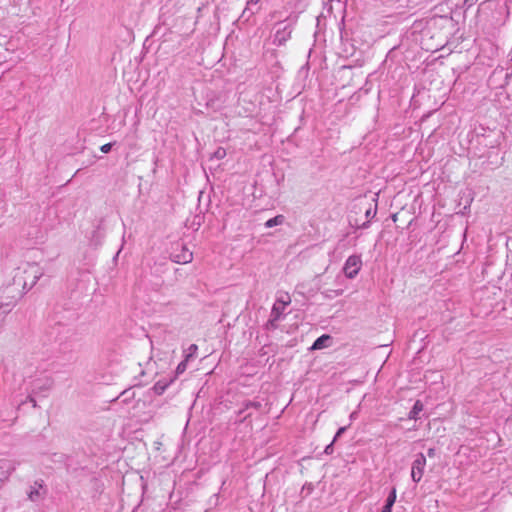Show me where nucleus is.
Here are the masks:
<instances>
[{
    "label": "nucleus",
    "mask_w": 512,
    "mask_h": 512,
    "mask_svg": "<svg viewBox=\"0 0 512 512\" xmlns=\"http://www.w3.org/2000/svg\"><path fill=\"white\" fill-rule=\"evenodd\" d=\"M361 267V258L357 255H351L345 262L344 273L348 278L352 279L359 273Z\"/></svg>",
    "instance_id": "nucleus-1"
},
{
    "label": "nucleus",
    "mask_w": 512,
    "mask_h": 512,
    "mask_svg": "<svg viewBox=\"0 0 512 512\" xmlns=\"http://www.w3.org/2000/svg\"><path fill=\"white\" fill-rule=\"evenodd\" d=\"M290 303L291 297L288 293H285L284 295L278 297L272 308L273 319L278 320L285 311L286 307L290 305Z\"/></svg>",
    "instance_id": "nucleus-2"
},
{
    "label": "nucleus",
    "mask_w": 512,
    "mask_h": 512,
    "mask_svg": "<svg viewBox=\"0 0 512 512\" xmlns=\"http://www.w3.org/2000/svg\"><path fill=\"white\" fill-rule=\"evenodd\" d=\"M426 466V458L420 453L412 464L411 477L413 481L419 482L424 474V468Z\"/></svg>",
    "instance_id": "nucleus-3"
},
{
    "label": "nucleus",
    "mask_w": 512,
    "mask_h": 512,
    "mask_svg": "<svg viewBox=\"0 0 512 512\" xmlns=\"http://www.w3.org/2000/svg\"><path fill=\"white\" fill-rule=\"evenodd\" d=\"M15 469L14 464L6 459L0 460V482L8 479L12 471Z\"/></svg>",
    "instance_id": "nucleus-4"
},
{
    "label": "nucleus",
    "mask_w": 512,
    "mask_h": 512,
    "mask_svg": "<svg viewBox=\"0 0 512 512\" xmlns=\"http://www.w3.org/2000/svg\"><path fill=\"white\" fill-rule=\"evenodd\" d=\"M192 259V252L184 246L182 247L181 253L173 255V260L179 264H188L192 261Z\"/></svg>",
    "instance_id": "nucleus-5"
},
{
    "label": "nucleus",
    "mask_w": 512,
    "mask_h": 512,
    "mask_svg": "<svg viewBox=\"0 0 512 512\" xmlns=\"http://www.w3.org/2000/svg\"><path fill=\"white\" fill-rule=\"evenodd\" d=\"M330 340L329 335H322L316 339V341L312 345L313 350H320L327 346V342Z\"/></svg>",
    "instance_id": "nucleus-6"
},
{
    "label": "nucleus",
    "mask_w": 512,
    "mask_h": 512,
    "mask_svg": "<svg viewBox=\"0 0 512 512\" xmlns=\"http://www.w3.org/2000/svg\"><path fill=\"white\" fill-rule=\"evenodd\" d=\"M284 222V216L283 215H277L269 220L266 221L265 226L268 228L281 225Z\"/></svg>",
    "instance_id": "nucleus-7"
},
{
    "label": "nucleus",
    "mask_w": 512,
    "mask_h": 512,
    "mask_svg": "<svg viewBox=\"0 0 512 512\" xmlns=\"http://www.w3.org/2000/svg\"><path fill=\"white\" fill-rule=\"evenodd\" d=\"M173 380H170L169 382H162V381H158L155 383L153 389L155 391V393L157 394H162L165 389L167 388V386L172 382Z\"/></svg>",
    "instance_id": "nucleus-8"
},
{
    "label": "nucleus",
    "mask_w": 512,
    "mask_h": 512,
    "mask_svg": "<svg viewBox=\"0 0 512 512\" xmlns=\"http://www.w3.org/2000/svg\"><path fill=\"white\" fill-rule=\"evenodd\" d=\"M423 410V404L421 401L417 400L412 408V411L410 412V418H416L418 413H420Z\"/></svg>",
    "instance_id": "nucleus-9"
},
{
    "label": "nucleus",
    "mask_w": 512,
    "mask_h": 512,
    "mask_svg": "<svg viewBox=\"0 0 512 512\" xmlns=\"http://www.w3.org/2000/svg\"><path fill=\"white\" fill-rule=\"evenodd\" d=\"M395 501H396V488H393V489L391 490V492H390V494H389V496H388L387 500H386V504H387L388 506H391V507H392V506L394 505Z\"/></svg>",
    "instance_id": "nucleus-10"
},
{
    "label": "nucleus",
    "mask_w": 512,
    "mask_h": 512,
    "mask_svg": "<svg viewBox=\"0 0 512 512\" xmlns=\"http://www.w3.org/2000/svg\"><path fill=\"white\" fill-rule=\"evenodd\" d=\"M187 361H188V357L184 361H182L178 364V366L176 368V375H180L185 372V370L187 368Z\"/></svg>",
    "instance_id": "nucleus-11"
},
{
    "label": "nucleus",
    "mask_w": 512,
    "mask_h": 512,
    "mask_svg": "<svg viewBox=\"0 0 512 512\" xmlns=\"http://www.w3.org/2000/svg\"><path fill=\"white\" fill-rule=\"evenodd\" d=\"M112 144L106 143L100 147L101 152L108 153L111 150Z\"/></svg>",
    "instance_id": "nucleus-12"
},
{
    "label": "nucleus",
    "mask_w": 512,
    "mask_h": 512,
    "mask_svg": "<svg viewBox=\"0 0 512 512\" xmlns=\"http://www.w3.org/2000/svg\"><path fill=\"white\" fill-rule=\"evenodd\" d=\"M39 496H40V494H39V491H38V490H36V491H31V492L29 493V498H30L31 500H35V499H36L37 497H39Z\"/></svg>",
    "instance_id": "nucleus-13"
},
{
    "label": "nucleus",
    "mask_w": 512,
    "mask_h": 512,
    "mask_svg": "<svg viewBox=\"0 0 512 512\" xmlns=\"http://www.w3.org/2000/svg\"><path fill=\"white\" fill-rule=\"evenodd\" d=\"M345 430H346V427H341V428H339V429H338V431H337V433H336V435H335V437H334V441H336V439H337L338 437H340V435H341L342 433H344V431H345Z\"/></svg>",
    "instance_id": "nucleus-14"
},
{
    "label": "nucleus",
    "mask_w": 512,
    "mask_h": 512,
    "mask_svg": "<svg viewBox=\"0 0 512 512\" xmlns=\"http://www.w3.org/2000/svg\"><path fill=\"white\" fill-rule=\"evenodd\" d=\"M380 512H392V507L385 504Z\"/></svg>",
    "instance_id": "nucleus-15"
},
{
    "label": "nucleus",
    "mask_w": 512,
    "mask_h": 512,
    "mask_svg": "<svg viewBox=\"0 0 512 512\" xmlns=\"http://www.w3.org/2000/svg\"><path fill=\"white\" fill-rule=\"evenodd\" d=\"M427 454H428V456H429L430 458H433V457L435 456V454H436V453H435V449H434V448H430V449H428Z\"/></svg>",
    "instance_id": "nucleus-16"
},
{
    "label": "nucleus",
    "mask_w": 512,
    "mask_h": 512,
    "mask_svg": "<svg viewBox=\"0 0 512 512\" xmlns=\"http://www.w3.org/2000/svg\"><path fill=\"white\" fill-rule=\"evenodd\" d=\"M334 442H335V441L333 440V442H332L330 445H328V446L326 447V449H325V452H326V453H328V451H331V446L333 445V443H334Z\"/></svg>",
    "instance_id": "nucleus-17"
}]
</instances>
